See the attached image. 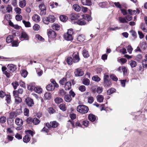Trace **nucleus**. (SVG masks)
Masks as SVG:
<instances>
[{
	"label": "nucleus",
	"mask_w": 147,
	"mask_h": 147,
	"mask_svg": "<svg viewBox=\"0 0 147 147\" xmlns=\"http://www.w3.org/2000/svg\"><path fill=\"white\" fill-rule=\"evenodd\" d=\"M130 33L131 34V35L133 37L134 39H136L137 37V34L135 31L133 30H131L130 31Z\"/></svg>",
	"instance_id": "44"
},
{
	"label": "nucleus",
	"mask_w": 147,
	"mask_h": 147,
	"mask_svg": "<svg viewBox=\"0 0 147 147\" xmlns=\"http://www.w3.org/2000/svg\"><path fill=\"white\" fill-rule=\"evenodd\" d=\"M34 91L38 93H40L42 92V89L40 87H35L34 88Z\"/></svg>",
	"instance_id": "48"
},
{
	"label": "nucleus",
	"mask_w": 147,
	"mask_h": 147,
	"mask_svg": "<svg viewBox=\"0 0 147 147\" xmlns=\"http://www.w3.org/2000/svg\"><path fill=\"white\" fill-rule=\"evenodd\" d=\"M71 82H66L65 84V88L66 90H68L71 88Z\"/></svg>",
	"instance_id": "15"
},
{
	"label": "nucleus",
	"mask_w": 147,
	"mask_h": 147,
	"mask_svg": "<svg viewBox=\"0 0 147 147\" xmlns=\"http://www.w3.org/2000/svg\"><path fill=\"white\" fill-rule=\"evenodd\" d=\"M74 9L77 12H79L81 10V8L80 6L76 4H75L73 5Z\"/></svg>",
	"instance_id": "30"
},
{
	"label": "nucleus",
	"mask_w": 147,
	"mask_h": 147,
	"mask_svg": "<svg viewBox=\"0 0 147 147\" xmlns=\"http://www.w3.org/2000/svg\"><path fill=\"white\" fill-rule=\"evenodd\" d=\"M64 100L66 102H69L72 100V98L69 94H66L64 96Z\"/></svg>",
	"instance_id": "21"
},
{
	"label": "nucleus",
	"mask_w": 147,
	"mask_h": 147,
	"mask_svg": "<svg viewBox=\"0 0 147 147\" xmlns=\"http://www.w3.org/2000/svg\"><path fill=\"white\" fill-rule=\"evenodd\" d=\"M143 67L144 68H146L147 67V60L145 59L143 60L142 61Z\"/></svg>",
	"instance_id": "55"
},
{
	"label": "nucleus",
	"mask_w": 147,
	"mask_h": 147,
	"mask_svg": "<svg viewBox=\"0 0 147 147\" xmlns=\"http://www.w3.org/2000/svg\"><path fill=\"white\" fill-rule=\"evenodd\" d=\"M23 121L22 120L18 118H16L15 121L16 124L19 126H21L23 125Z\"/></svg>",
	"instance_id": "17"
},
{
	"label": "nucleus",
	"mask_w": 147,
	"mask_h": 147,
	"mask_svg": "<svg viewBox=\"0 0 147 147\" xmlns=\"http://www.w3.org/2000/svg\"><path fill=\"white\" fill-rule=\"evenodd\" d=\"M76 23L78 25L80 26L84 25L86 24L85 20L83 19H81L77 20Z\"/></svg>",
	"instance_id": "13"
},
{
	"label": "nucleus",
	"mask_w": 147,
	"mask_h": 147,
	"mask_svg": "<svg viewBox=\"0 0 147 147\" xmlns=\"http://www.w3.org/2000/svg\"><path fill=\"white\" fill-rule=\"evenodd\" d=\"M68 122L70 123L71 124V125L72 127L73 128H74L75 126H76V127H82V125L80 124V122L78 121L76 123L75 125H74V121L73 120H69Z\"/></svg>",
	"instance_id": "11"
},
{
	"label": "nucleus",
	"mask_w": 147,
	"mask_h": 147,
	"mask_svg": "<svg viewBox=\"0 0 147 147\" xmlns=\"http://www.w3.org/2000/svg\"><path fill=\"white\" fill-rule=\"evenodd\" d=\"M17 116V114L15 113V112H11L9 114V117L11 119L15 118Z\"/></svg>",
	"instance_id": "49"
},
{
	"label": "nucleus",
	"mask_w": 147,
	"mask_h": 147,
	"mask_svg": "<svg viewBox=\"0 0 147 147\" xmlns=\"http://www.w3.org/2000/svg\"><path fill=\"white\" fill-rule=\"evenodd\" d=\"M111 85V80L109 79V76L107 74L104 75L103 78V85L105 87H108Z\"/></svg>",
	"instance_id": "1"
},
{
	"label": "nucleus",
	"mask_w": 147,
	"mask_h": 147,
	"mask_svg": "<svg viewBox=\"0 0 147 147\" xmlns=\"http://www.w3.org/2000/svg\"><path fill=\"white\" fill-rule=\"evenodd\" d=\"M122 71L123 72L124 76L126 77L127 76V69L125 66H123Z\"/></svg>",
	"instance_id": "41"
},
{
	"label": "nucleus",
	"mask_w": 147,
	"mask_h": 147,
	"mask_svg": "<svg viewBox=\"0 0 147 147\" xmlns=\"http://www.w3.org/2000/svg\"><path fill=\"white\" fill-rule=\"evenodd\" d=\"M55 101L57 104H59L62 102L63 99L60 97H57L55 99Z\"/></svg>",
	"instance_id": "45"
},
{
	"label": "nucleus",
	"mask_w": 147,
	"mask_h": 147,
	"mask_svg": "<svg viewBox=\"0 0 147 147\" xmlns=\"http://www.w3.org/2000/svg\"><path fill=\"white\" fill-rule=\"evenodd\" d=\"M35 87L34 85H32V84L29 85L28 86V90L32 91L34 90V88Z\"/></svg>",
	"instance_id": "56"
},
{
	"label": "nucleus",
	"mask_w": 147,
	"mask_h": 147,
	"mask_svg": "<svg viewBox=\"0 0 147 147\" xmlns=\"http://www.w3.org/2000/svg\"><path fill=\"white\" fill-rule=\"evenodd\" d=\"M30 135H26L24 137L23 141L24 142L27 143L30 141Z\"/></svg>",
	"instance_id": "20"
},
{
	"label": "nucleus",
	"mask_w": 147,
	"mask_h": 147,
	"mask_svg": "<svg viewBox=\"0 0 147 147\" xmlns=\"http://www.w3.org/2000/svg\"><path fill=\"white\" fill-rule=\"evenodd\" d=\"M74 73L76 76H81L84 74L83 71L80 68L77 69Z\"/></svg>",
	"instance_id": "10"
},
{
	"label": "nucleus",
	"mask_w": 147,
	"mask_h": 147,
	"mask_svg": "<svg viewBox=\"0 0 147 147\" xmlns=\"http://www.w3.org/2000/svg\"><path fill=\"white\" fill-rule=\"evenodd\" d=\"M82 54L85 58H88L90 56L88 52L86 49H84L82 52Z\"/></svg>",
	"instance_id": "34"
},
{
	"label": "nucleus",
	"mask_w": 147,
	"mask_h": 147,
	"mask_svg": "<svg viewBox=\"0 0 147 147\" xmlns=\"http://www.w3.org/2000/svg\"><path fill=\"white\" fill-rule=\"evenodd\" d=\"M22 38L24 39L23 40H28V36L27 33L25 32H22L21 33V36L20 37V40H22Z\"/></svg>",
	"instance_id": "12"
},
{
	"label": "nucleus",
	"mask_w": 147,
	"mask_h": 147,
	"mask_svg": "<svg viewBox=\"0 0 147 147\" xmlns=\"http://www.w3.org/2000/svg\"><path fill=\"white\" fill-rule=\"evenodd\" d=\"M33 29L36 31H38L39 30L40 26L37 24H35L33 27Z\"/></svg>",
	"instance_id": "61"
},
{
	"label": "nucleus",
	"mask_w": 147,
	"mask_h": 147,
	"mask_svg": "<svg viewBox=\"0 0 147 147\" xmlns=\"http://www.w3.org/2000/svg\"><path fill=\"white\" fill-rule=\"evenodd\" d=\"M72 60L73 62L77 63L80 60V58L79 56L78 53L77 52H75L73 53V55Z\"/></svg>",
	"instance_id": "8"
},
{
	"label": "nucleus",
	"mask_w": 147,
	"mask_h": 147,
	"mask_svg": "<svg viewBox=\"0 0 147 147\" xmlns=\"http://www.w3.org/2000/svg\"><path fill=\"white\" fill-rule=\"evenodd\" d=\"M79 89L81 92H84L86 90V87L82 85L79 86Z\"/></svg>",
	"instance_id": "62"
},
{
	"label": "nucleus",
	"mask_w": 147,
	"mask_h": 147,
	"mask_svg": "<svg viewBox=\"0 0 147 147\" xmlns=\"http://www.w3.org/2000/svg\"><path fill=\"white\" fill-rule=\"evenodd\" d=\"M5 100L7 103H9L11 101L10 96L9 95H6L5 97Z\"/></svg>",
	"instance_id": "60"
},
{
	"label": "nucleus",
	"mask_w": 147,
	"mask_h": 147,
	"mask_svg": "<svg viewBox=\"0 0 147 147\" xmlns=\"http://www.w3.org/2000/svg\"><path fill=\"white\" fill-rule=\"evenodd\" d=\"M97 101L99 102H103L104 99V97L101 95H99L96 97Z\"/></svg>",
	"instance_id": "31"
},
{
	"label": "nucleus",
	"mask_w": 147,
	"mask_h": 147,
	"mask_svg": "<svg viewBox=\"0 0 147 147\" xmlns=\"http://www.w3.org/2000/svg\"><path fill=\"white\" fill-rule=\"evenodd\" d=\"M52 28L54 30H58L60 28V26L57 24H54L52 26Z\"/></svg>",
	"instance_id": "33"
},
{
	"label": "nucleus",
	"mask_w": 147,
	"mask_h": 147,
	"mask_svg": "<svg viewBox=\"0 0 147 147\" xmlns=\"http://www.w3.org/2000/svg\"><path fill=\"white\" fill-rule=\"evenodd\" d=\"M16 20L18 21H20L22 19V16L19 14H17L16 16Z\"/></svg>",
	"instance_id": "64"
},
{
	"label": "nucleus",
	"mask_w": 147,
	"mask_h": 147,
	"mask_svg": "<svg viewBox=\"0 0 147 147\" xmlns=\"http://www.w3.org/2000/svg\"><path fill=\"white\" fill-rule=\"evenodd\" d=\"M25 101L26 104L29 107L33 106L34 104L33 100L30 98L27 97L25 99Z\"/></svg>",
	"instance_id": "9"
},
{
	"label": "nucleus",
	"mask_w": 147,
	"mask_h": 147,
	"mask_svg": "<svg viewBox=\"0 0 147 147\" xmlns=\"http://www.w3.org/2000/svg\"><path fill=\"white\" fill-rule=\"evenodd\" d=\"M59 94L60 96H63L66 94V92L63 89H60Z\"/></svg>",
	"instance_id": "35"
},
{
	"label": "nucleus",
	"mask_w": 147,
	"mask_h": 147,
	"mask_svg": "<svg viewBox=\"0 0 147 147\" xmlns=\"http://www.w3.org/2000/svg\"><path fill=\"white\" fill-rule=\"evenodd\" d=\"M15 102L17 104L20 103L22 101L21 98L19 97H17L15 98Z\"/></svg>",
	"instance_id": "50"
},
{
	"label": "nucleus",
	"mask_w": 147,
	"mask_h": 147,
	"mask_svg": "<svg viewBox=\"0 0 147 147\" xmlns=\"http://www.w3.org/2000/svg\"><path fill=\"white\" fill-rule=\"evenodd\" d=\"M39 7L40 10V15L45 16L46 14V9L43 3H42L39 5Z\"/></svg>",
	"instance_id": "4"
},
{
	"label": "nucleus",
	"mask_w": 147,
	"mask_h": 147,
	"mask_svg": "<svg viewBox=\"0 0 147 147\" xmlns=\"http://www.w3.org/2000/svg\"><path fill=\"white\" fill-rule=\"evenodd\" d=\"M59 125L58 123L56 121H54L51 122L50 123H47L46 124V126L48 128H51L52 127L55 128L57 127Z\"/></svg>",
	"instance_id": "5"
},
{
	"label": "nucleus",
	"mask_w": 147,
	"mask_h": 147,
	"mask_svg": "<svg viewBox=\"0 0 147 147\" xmlns=\"http://www.w3.org/2000/svg\"><path fill=\"white\" fill-rule=\"evenodd\" d=\"M66 61L67 64L69 65H71L73 61L72 60V58L71 57H69L67 58Z\"/></svg>",
	"instance_id": "40"
},
{
	"label": "nucleus",
	"mask_w": 147,
	"mask_h": 147,
	"mask_svg": "<svg viewBox=\"0 0 147 147\" xmlns=\"http://www.w3.org/2000/svg\"><path fill=\"white\" fill-rule=\"evenodd\" d=\"M16 68V66L12 64H9L7 66V71L10 73L13 72Z\"/></svg>",
	"instance_id": "6"
},
{
	"label": "nucleus",
	"mask_w": 147,
	"mask_h": 147,
	"mask_svg": "<svg viewBox=\"0 0 147 147\" xmlns=\"http://www.w3.org/2000/svg\"><path fill=\"white\" fill-rule=\"evenodd\" d=\"M89 109L88 107L84 105H80L77 107V111L82 114H85L88 112Z\"/></svg>",
	"instance_id": "2"
},
{
	"label": "nucleus",
	"mask_w": 147,
	"mask_h": 147,
	"mask_svg": "<svg viewBox=\"0 0 147 147\" xmlns=\"http://www.w3.org/2000/svg\"><path fill=\"white\" fill-rule=\"evenodd\" d=\"M32 19L34 21L37 22L40 21V18L39 16L35 14L32 17Z\"/></svg>",
	"instance_id": "25"
},
{
	"label": "nucleus",
	"mask_w": 147,
	"mask_h": 147,
	"mask_svg": "<svg viewBox=\"0 0 147 147\" xmlns=\"http://www.w3.org/2000/svg\"><path fill=\"white\" fill-rule=\"evenodd\" d=\"M55 20V18L54 16H49L48 17H45L43 19V22L46 24H48L49 22H54Z\"/></svg>",
	"instance_id": "3"
},
{
	"label": "nucleus",
	"mask_w": 147,
	"mask_h": 147,
	"mask_svg": "<svg viewBox=\"0 0 147 147\" xmlns=\"http://www.w3.org/2000/svg\"><path fill=\"white\" fill-rule=\"evenodd\" d=\"M88 118L89 120L92 122L94 121L96 119L95 115L92 114H90L88 115Z\"/></svg>",
	"instance_id": "19"
},
{
	"label": "nucleus",
	"mask_w": 147,
	"mask_h": 147,
	"mask_svg": "<svg viewBox=\"0 0 147 147\" xmlns=\"http://www.w3.org/2000/svg\"><path fill=\"white\" fill-rule=\"evenodd\" d=\"M22 22L26 27H30L31 26V24L29 21H26L24 20L22 21Z\"/></svg>",
	"instance_id": "37"
},
{
	"label": "nucleus",
	"mask_w": 147,
	"mask_h": 147,
	"mask_svg": "<svg viewBox=\"0 0 147 147\" xmlns=\"http://www.w3.org/2000/svg\"><path fill=\"white\" fill-rule=\"evenodd\" d=\"M6 118L4 116H1L0 118V122L1 123H4L6 121Z\"/></svg>",
	"instance_id": "53"
},
{
	"label": "nucleus",
	"mask_w": 147,
	"mask_h": 147,
	"mask_svg": "<svg viewBox=\"0 0 147 147\" xmlns=\"http://www.w3.org/2000/svg\"><path fill=\"white\" fill-rule=\"evenodd\" d=\"M119 20L120 23H127L128 22L126 20L125 18L124 17H120L119 18Z\"/></svg>",
	"instance_id": "26"
},
{
	"label": "nucleus",
	"mask_w": 147,
	"mask_h": 147,
	"mask_svg": "<svg viewBox=\"0 0 147 147\" xmlns=\"http://www.w3.org/2000/svg\"><path fill=\"white\" fill-rule=\"evenodd\" d=\"M77 39V40L79 42H82L84 40V36L82 35H80L78 36Z\"/></svg>",
	"instance_id": "39"
},
{
	"label": "nucleus",
	"mask_w": 147,
	"mask_h": 147,
	"mask_svg": "<svg viewBox=\"0 0 147 147\" xmlns=\"http://www.w3.org/2000/svg\"><path fill=\"white\" fill-rule=\"evenodd\" d=\"M82 3L84 5L90 6L92 5V3L90 0H82Z\"/></svg>",
	"instance_id": "14"
},
{
	"label": "nucleus",
	"mask_w": 147,
	"mask_h": 147,
	"mask_svg": "<svg viewBox=\"0 0 147 147\" xmlns=\"http://www.w3.org/2000/svg\"><path fill=\"white\" fill-rule=\"evenodd\" d=\"M90 80L87 78H84L83 79V83L86 86H88L90 84Z\"/></svg>",
	"instance_id": "42"
},
{
	"label": "nucleus",
	"mask_w": 147,
	"mask_h": 147,
	"mask_svg": "<svg viewBox=\"0 0 147 147\" xmlns=\"http://www.w3.org/2000/svg\"><path fill=\"white\" fill-rule=\"evenodd\" d=\"M140 28L144 32H147V26H146V25L145 24L142 23L140 26Z\"/></svg>",
	"instance_id": "16"
},
{
	"label": "nucleus",
	"mask_w": 147,
	"mask_h": 147,
	"mask_svg": "<svg viewBox=\"0 0 147 147\" xmlns=\"http://www.w3.org/2000/svg\"><path fill=\"white\" fill-rule=\"evenodd\" d=\"M129 64L132 68L136 67L137 65L136 62L134 60H131L129 61Z\"/></svg>",
	"instance_id": "29"
},
{
	"label": "nucleus",
	"mask_w": 147,
	"mask_h": 147,
	"mask_svg": "<svg viewBox=\"0 0 147 147\" xmlns=\"http://www.w3.org/2000/svg\"><path fill=\"white\" fill-rule=\"evenodd\" d=\"M59 107L60 109L63 111H65L66 110L65 106V104H61L59 106Z\"/></svg>",
	"instance_id": "59"
},
{
	"label": "nucleus",
	"mask_w": 147,
	"mask_h": 147,
	"mask_svg": "<svg viewBox=\"0 0 147 147\" xmlns=\"http://www.w3.org/2000/svg\"><path fill=\"white\" fill-rule=\"evenodd\" d=\"M116 89L114 88H111L109 89L107 91V94L108 95H110L116 91Z\"/></svg>",
	"instance_id": "27"
},
{
	"label": "nucleus",
	"mask_w": 147,
	"mask_h": 147,
	"mask_svg": "<svg viewBox=\"0 0 147 147\" xmlns=\"http://www.w3.org/2000/svg\"><path fill=\"white\" fill-rule=\"evenodd\" d=\"M21 74L22 76H23L24 78H25L28 75V72L26 71V70L25 69H24L21 71Z\"/></svg>",
	"instance_id": "38"
},
{
	"label": "nucleus",
	"mask_w": 147,
	"mask_h": 147,
	"mask_svg": "<svg viewBox=\"0 0 147 147\" xmlns=\"http://www.w3.org/2000/svg\"><path fill=\"white\" fill-rule=\"evenodd\" d=\"M26 133L27 135H30L32 137L35 133L30 130H27L26 131Z\"/></svg>",
	"instance_id": "51"
},
{
	"label": "nucleus",
	"mask_w": 147,
	"mask_h": 147,
	"mask_svg": "<svg viewBox=\"0 0 147 147\" xmlns=\"http://www.w3.org/2000/svg\"><path fill=\"white\" fill-rule=\"evenodd\" d=\"M80 16L78 15L75 13H72L70 15V19L71 20H75L78 19Z\"/></svg>",
	"instance_id": "18"
},
{
	"label": "nucleus",
	"mask_w": 147,
	"mask_h": 147,
	"mask_svg": "<svg viewBox=\"0 0 147 147\" xmlns=\"http://www.w3.org/2000/svg\"><path fill=\"white\" fill-rule=\"evenodd\" d=\"M64 37L65 39L67 40H71L73 39L72 35L67 34H65L64 35Z\"/></svg>",
	"instance_id": "24"
},
{
	"label": "nucleus",
	"mask_w": 147,
	"mask_h": 147,
	"mask_svg": "<svg viewBox=\"0 0 147 147\" xmlns=\"http://www.w3.org/2000/svg\"><path fill=\"white\" fill-rule=\"evenodd\" d=\"M19 6L22 8L25 7L26 5V2L25 0H23L19 2Z\"/></svg>",
	"instance_id": "28"
},
{
	"label": "nucleus",
	"mask_w": 147,
	"mask_h": 147,
	"mask_svg": "<svg viewBox=\"0 0 147 147\" xmlns=\"http://www.w3.org/2000/svg\"><path fill=\"white\" fill-rule=\"evenodd\" d=\"M13 39V36L12 35L8 36L6 38V42L7 43H9L12 42Z\"/></svg>",
	"instance_id": "23"
},
{
	"label": "nucleus",
	"mask_w": 147,
	"mask_h": 147,
	"mask_svg": "<svg viewBox=\"0 0 147 147\" xmlns=\"http://www.w3.org/2000/svg\"><path fill=\"white\" fill-rule=\"evenodd\" d=\"M36 37L39 40L41 41H44V39L41 36L38 34H37L36 35Z\"/></svg>",
	"instance_id": "57"
},
{
	"label": "nucleus",
	"mask_w": 147,
	"mask_h": 147,
	"mask_svg": "<svg viewBox=\"0 0 147 147\" xmlns=\"http://www.w3.org/2000/svg\"><path fill=\"white\" fill-rule=\"evenodd\" d=\"M111 78L115 81H117L118 80V78L114 74H112L110 76Z\"/></svg>",
	"instance_id": "63"
},
{
	"label": "nucleus",
	"mask_w": 147,
	"mask_h": 147,
	"mask_svg": "<svg viewBox=\"0 0 147 147\" xmlns=\"http://www.w3.org/2000/svg\"><path fill=\"white\" fill-rule=\"evenodd\" d=\"M67 81L66 78H63L62 79L59 81V83L61 85H63L65 84Z\"/></svg>",
	"instance_id": "47"
},
{
	"label": "nucleus",
	"mask_w": 147,
	"mask_h": 147,
	"mask_svg": "<svg viewBox=\"0 0 147 147\" xmlns=\"http://www.w3.org/2000/svg\"><path fill=\"white\" fill-rule=\"evenodd\" d=\"M59 19L62 22H64L67 21L68 18L65 15H61L59 17Z\"/></svg>",
	"instance_id": "36"
},
{
	"label": "nucleus",
	"mask_w": 147,
	"mask_h": 147,
	"mask_svg": "<svg viewBox=\"0 0 147 147\" xmlns=\"http://www.w3.org/2000/svg\"><path fill=\"white\" fill-rule=\"evenodd\" d=\"M94 101V98L91 96H89L88 98V102L89 104H92Z\"/></svg>",
	"instance_id": "52"
},
{
	"label": "nucleus",
	"mask_w": 147,
	"mask_h": 147,
	"mask_svg": "<svg viewBox=\"0 0 147 147\" xmlns=\"http://www.w3.org/2000/svg\"><path fill=\"white\" fill-rule=\"evenodd\" d=\"M142 56L141 54H138L135 57V60L138 61H140L142 59Z\"/></svg>",
	"instance_id": "54"
},
{
	"label": "nucleus",
	"mask_w": 147,
	"mask_h": 147,
	"mask_svg": "<svg viewBox=\"0 0 147 147\" xmlns=\"http://www.w3.org/2000/svg\"><path fill=\"white\" fill-rule=\"evenodd\" d=\"M46 89L48 91H52L54 90V87L52 84H50L47 85Z\"/></svg>",
	"instance_id": "22"
},
{
	"label": "nucleus",
	"mask_w": 147,
	"mask_h": 147,
	"mask_svg": "<svg viewBox=\"0 0 147 147\" xmlns=\"http://www.w3.org/2000/svg\"><path fill=\"white\" fill-rule=\"evenodd\" d=\"M32 121V123L34 125H38L40 122V120L36 117L33 119Z\"/></svg>",
	"instance_id": "32"
},
{
	"label": "nucleus",
	"mask_w": 147,
	"mask_h": 147,
	"mask_svg": "<svg viewBox=\"0 0 147 147\" xmlns=\"http://www.w3.org/2000/svg\"><path fill=\"white\" fill-rule=\"evenodd\" d=\"M51 94L48 92H46L44 94V96L47 99L50 100L51 98Z\"/></svg>",
	"instance_id": "43"
},
{
	"label": "nucleus",
	"mask_w": 147,
	"mask_h": 147,
	"mask_svg": "<svg viewBox=\"0 0 147 147\" xmlns=\"http://www.w3.org/2000/svg\"><path fill=\"white\" fill-rule=\"evenodd\" d=\"M11 85L14 89H16L17 87L19 86L18 83L17 82H12L11 83Z\"/></svg>",
	"instance_id": "58"
},
{
	"label": "nucleus",
	"mask_w": 147,
	"mask_h": 147,
	"mask_svg": "<svg viewBox=\"0 0 147 147\" xmlns=\"http://www.w3.org/2000/svg\"><path fill=\"white\" fill-rule=\"evenodd\" d=\"M92 79L93 81L97 82L100 80V78L97 75L93 76L92 78Z\"/></svg>",
	"instance_id": "46"
},
{
	"label": "nucleus",
	"mask_w": 147,
	"mask_h": 147,
	"mask_svg": "<svg viewBox=\"0 0 147 147\" xmlns=\"http://www.w3.org/2000/svg\"><path fill=\"white\" fill-rule=\"evenodd\" d=\"M47 34L49 38L52 39L55 38L57 36L55 31L51 29L48 30Z\"/></svg>",
	"instance_id": "7"
}]
</instances>
